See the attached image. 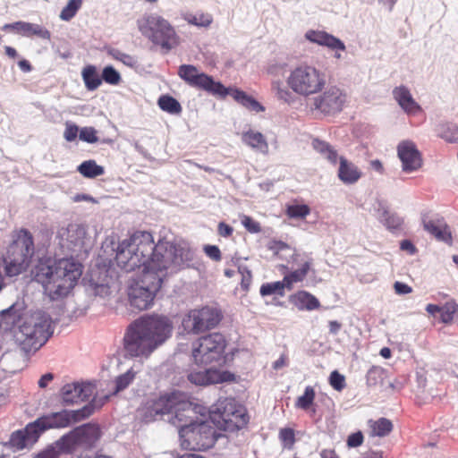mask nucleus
Instances as JSON below:
<instances>
[{
  "label": "nucleus",
  "mask_w": 458,
  "mask_h": 458,
  "mask_svg": "<svg viewBox=\"0 0 458 458\" xmlns=\"http://www.w3.org/2000/svg\"><path fill=\"white\" fill-rule=\"evenodd\" d=\"M190 250L179 244L159 240L154 242L149 232L137 231L116 248V265L125 272L142 267V277L130 288L131 305L148 310L161 288L165 271L177 270L189 260Z\"/></svg>",
  "instance_id": "nucleus-1"
},
{
  "label": "nucleus",
  "mask_w": 458,
  "mask_h": 458,
  "mask_svg": "<svg viewBox=\"0 0 458 458\" xmlns=\"http://www.w3.org/2000/svg\"><path fill=\"white\" fill-rule=\"evenodd\" d=\"M173 322L164 315H143L127 327L123 350L130 357H148L172 335Z\"/></svg>",
  "instance_id": "nucleus-2"
},
{
  "label": "nucleus",
  "mask_w": 458,
  "mask_h": 458,
  "mask_svg": "<svg viewBox=\"0 0 458 458\" xmlns=\"http://www.w3.org/2000/svg\"><path fill=\"white\" fill-rule=\"evenodd\" d=\"M83 265L73 258L40 259L31 271L35 282L44 293L55 301L66 297L77 284Z\"/></svg>",
  "instance_id": "nucleus-3"
},
{
  "label": "nucleus",
  "mask_w": 458,
  "mask_h": 458,
  "mask_svg": "<svg viewBox=\"0 0 458 458\" xmlns=\"http://www.w3.org/2000/svg\"><path fill=\"white\" fill-rule=\"evenodd\" d=\"M287 88L280 81H273L271 89L276 97L286 104L294 102V96L309 98L320 93L327 85L326 74L318 67L300 64L293 67L285 80Z\"/></svg>",
  "instance_id": "nucleus-4"
},
{
  "label": "nucleus",
  "mask_w": 458,
  "mask_h": 458,
  "mask_svg": "<svg viewBox=\"0 0 458 458\" xmlns=\"http://www.w3.org/2000/svg\"><path fill=\"white\" fill-rule=\"evenodd\" d=\"M53 334L51 317L43 311L25 316L14 331V338L25 352H36Z\"/></svg>",
  "instance_id": "nucleus-5"
},
{
  "label": "nucleus",
  "mask_w": 458,
  "mask_h": 458,
  "mask_svg": "<svg viewBox=\"0 0 458 458\" xmlns=\"http://www.w3.org/2000/svg\"><path fill=\"white\" fill-rule=\"evenodd\" d=\"M137 27L143 37L165 51L179 45V37L173 25L156 13H145L139 18Z\"/></svg>",
  "instance_id": "nucleus-6"
},
{
  "label": "nucleus",
  "mask_w": 458,
  "mask_h": 458,
  "mask_svg": "<svg viewBox=\"0 0 458 458\" xmlns=\"http://www.w3.org/2000/svg\"><path fill=\"white\" fill-rule=\"evenodd\" d=\"M34 253V242L31 233L26 229H21L13 234V242L7 250L5 276H15L29 267Z\"/></svg>",
  "instance_id": "nucleus-7"
},
{
  "label": "nucleus",
  "mask_w": 458,
  "mask_h": 458,
  "mask_svg": "<svg viewBox=\"0 0 458 458\" xmlns=\"http://www.w3.org/2000/svg\"><path fill=\"white\" fill-rule=\"evenodd\" d=\"M210 419L219 429L235 432L248 425L250 416L246 408L234 398L225 397L217 401Z\"/></svg>",
  "instance_id": "nucleus-8"
},
{
  "label": "nucleus",
  "mask_w": 458,
  "mask_h": 458,
  "mask_svg": "<svg viewBox=\"0 0 458 458\" xmlns=\"http://www.w3.org/2000/svg\"><path fill=\"white\" fill-rule=\"evenodd\" d=\"M292 270L286 274L282 281L267 283L261 285L259 293L262 296L277 293L284 294V289L292 290L294 284L301 283L312 269L313 259L305 253L294 252L289 260Z\"/></svg>",
  "instance_id": "nucleus-9"
},
{
  "label": "nucleus",
  "mask_w": 458,
  "mask_h": 458,
  "mask_svg": "<svg viewBox=\"0 0 458 458\" xmlns=\"http://www.w3.org/2000/svg\"><path fill=\"white\" fill-rule=\"evenodd\" d=\"M179 436L182 447L191 451H206L217 439L216 430L207 421L182 426Z\"/></svg>",
  "instance_id": "nucleus-10"
},
{
  "label": "nucleus",
  "mask_w": 458,
  "mask_h": 458,
  "mask_svg": "<svg viewBox=\"0 0 458 458\" xmlns=\"http://www.w3.org/2000/svg\"><path fill=\"white\" fill-rule=\"evenodd\" d=\"M226 340L223 335L213 333L200 337L192 345V358L198 365L225 361Z\"/></svg>",
  "instance_id": "nucleus-11"
},
{
  "label": "nucleus",
  "mask_w": 458,
  "mask_h": 458,
  "mask_svg": "<svg viewBox=\"0 0 458 458\" xmlns=\"http://www.w3.org/2000/svg\"><path fill=\"white\" fill-rule=\"evenodd\" d=\"M223 314L216 307L204 306L191 310L182 318V326L190 333L199 335L215 328L222 320Z\"/></svg>",
  "instance_id": "nucleus-12"
},
{
  "label": "nucleus",
  "mask_w": 458,
  "mask_h": 458,
  "mask_svg": "<svg viewBox=\"0 0 458 458\" xmlns=\"http://www.w3.org/2000/svg\"><path fill=\"white\" fill-rule=\"evenodd\" d=\"M179 392L174 390L148 399L137 411L139 418L148 423L162 418L164 415L172 414Z\"/></svg>",
  "instance_id": "nucleus-13"
},
{
  "label": "nucleus",
  "mask_w": 458,
  "mask_h": 458,
  "mask_svg": "<svg viewBox=\"0 0 458 458\" xmlns=\"http://www.w3.org/2000/svg\"><path fill=\"white\" fill-rule=\"evenodd\" d=\"M100 435L98 425H82L61 438V448L70 454L76 452L79 447L90 449L98 441Z\"/></svg>",
  "instance_id": "nucleus-14"
},
{
  "label": "nucleus",
  "mask_w": 458,
  "mask_h": 458,
  "mask_svg": "<svg viewBox=\"0 0 458 458\" xmlns=\"http://www.w3.org/2000/svg\"><path fill=\"white\" fill-rule=\"evenodd\" d=\"M314 96L311 102L312 109L325 115L341 112L347 101L344 90L335 85H331Z\"/></svg>",
  "instance_id": "nucleus-15"
},
{
  "label": "nucleus",
  "mask_w": 458,
  "mask_h": 458,
  "mask_svg": "<svg viewBox=\"0 0 458 458\" xmlns=\"http://www.w3.org/2000/svg\"><path fill=\"white\" fill-rule=\"evenodd\" d=\"M179 77L191 87L205 90L214 96L225 93V87L219 81L199 71L191 64H182L178 69Z\"/></svg>",
  "instance_id": "nucleus-16"
},
{
  "label": "nucleus",
  "mask_w": 458,
  "mask_h": 458,
  "mask_svg": "<svg viewBox=\"0 0 458 458\" xmlns=\"http://www.w3.org/2000/svg\"><path fill=\"white\" fill-rule=\"evenodd\" d=\"M90 411L88 407H84L77 411H62L55 412L51 416L40 418L36 420L41 433L51 428H66L73 422H78L88 416Z\"/></svg>",
  "instance_id": "nucleus-17"
},
{
  "label": "nucleus",
  "mask_w": 458,
  "mask_h": 458,
  "mask_svg": "<svg viewBox=\"0 0 458 458\" xmlns=\"http://www.w3.org/2000/svg\"><path fill=\"white\" fill-rule=\"evenodd\" d=\"M397 156L405 173H412L422 166L421 153L411 140H403L397 145Z\"/></svg>",
  "instance_id": "nucleus-18"
},
{
  "label": "nucleus",
  "mask_w": 458,
  "mask_h": 458,
  "mask_svg": "<svg viewBox=\"0 0 458 458\" xmlns=\"http://www.w3.org/2000/svg\"><path fill=\"white\" fill-rule=\"evenodd\" d=\"M172 414H174V416L171 418L170 421L172 424L178 427L179 429H181V427L183 425L195 423L193 419L196 415V411L185 393L179 392Z\"/></svg>",
  "instance_id": "nucleus-19"
},
{
  "label": "nucleus",
  "mask_w": 458,
  "mask_h": 458,
  "mask_svg": "<svg viewBox=\"0 0 458 458\" xmlns=\"http://www.w3.org/2000/svg\"><path fill=\"white\" fill-rule=\"evenodd\" d=\"M86 230L77 224H71L58 231L60 245L72 252L80 251L84 246Z\"/></svg>",
  "instance_id": "nucleus-20"
},
{
  "label": "nucleus",
  "mask_w": 458,
  "mask_h": 458,
  "mask_svg": "<svg viewBox=\"0 0 458 458\" xmlns=\"http://www.w3.org/2000/svg\"><path fill=\"white\" fill-rule=\"evenodd\" d=\"M233 374L229 371L216 369L191 370L188 373V380L196 386H206L212 384L232 381Z\"/></svg>",
  "instance_id": "nucleus-21"
},
{
  "label": "nucleus",
  "mask_w": 458,
  "mask_h": 458,
  "mask_svg": "<svg viewBox=\"0 0 458 458\" xmlns=\"http://www.w3.org/2000/svg\"><path fill=\"white\" fill-rule=\"evenodd\" d=\"M41 431L37 422L28 424L25 428L12 433L8 445L15 451H20L33 445L38 438Z\"/></svg>",
  "instance_id": "nucleus-22"
},
{
  "label": "nucleus",
  "mask_w": 458,
  "mask_h": 458,
  "mask_svg": "<svg viewBox=\"0 0 458 458\" xmlns=\"http://www.w3.org/2000/svg\"><path fill=\"white\" fill-rule=\"evenodd\" d=\"M304 38L310 43L327 47L332 51H345L346 49L344 43L340 38L325 30H308L304 34Z\"/></svg>",
  "instance_id": "nucleus-23"
},
{
  "label": "nucleus",
  "mask_w": 458,
  "mask_h": 458,
  "mask_svg": "<svg viewBox=\"0 0 458 458\" xmlns=\"http://www.w3.org/2000/svg\"><path fill=\"white\" fill-rule=\"evenodd\" d=\"M392 94L394 99L407 114H416L421 111L420 106L413 98L411 90L406 86L395 87Z\"/></svg>",
  "instance_id": "nucleus-24"
},
{
  "label": "nucleus",
  "mask_w": 458,
  "mask_h": 458,
  "mask_svg": "<svg viewBox=\"0 0 458 458\" xmlns=\"http://www.w3.org/2000/svg\"><path fill=\"white\" fill-rule=\"evenodd\" d=\"M107 269L98 267L89 274V286L95 295L105 297L110 294V281Z\"/></svg>",
  "instance_id": "nucleus-25"
},
{
  "label": "nucleus",
  "mask_w": 458,
  "mask_h": 458,
  "mask_svg": "<svg viewBox=\"0 0 458 458\" xmlns=\"http://www.w3.org/2000/svg\"><path fill=\"white\" fill-rule=\"evenodd\" d=\"M225 93L217 94L220 98H225L226 96H231L236 102L241 104L242 106L246 107L250 111H253L256 113L263 112L265 110L264 106L259 104L255 98L251 96L246 94L244 91L236 89V88H226Z\"/></svg>",
  "instance_id": "nucleus-26"
},
{
  "label": "nucleus",
  "mask_w": 458,
  "mask_h": 458,
  "mask_svg": "<svg viewBox=\"0 0 458 458\" xmlns=\"http://www.w3.org/2000/svg\"><path fill=\"white\" fill-rule=\"evenodd\" d=\"M361 176V171L353 163L345 157H339L338 177L345 184H352L358 182Z\"/></svg>",
  "instance_id": "nucleus-27"
},
{
  "label": "nucleus",
  "mask_w": 458,
  "mask_h": 458,
  "mask_svg": "<svg viewBox=\"0 0 458 458\" xmlns=\"http://www.w3.org/2000/svg\"><path fill=\"white\" fill-rule=\"evenodd\" d=\"M290 301L300 310H314L320 307L319 301L306 291H298L291 295Z\"/></svg>",
  "instance_id": "nucleus-28"
},
{
  "label": "nucleus",
  "mask_w": 458,
  "mask_h": 458,
  "mask_svg": "<svg viewBox=\"0 0 458 458\" xmlns=\"http://www.w3.org/2000/svg\"><path fill=\"white\" fill-rule=\"evenodd\" d=\"M424 229L429 233L434 235L437 240L444 242L448 245L453 244L452 233L447 225L442 224L438 221L436 223L433 220H423Z\"/></svg>",
  "instance_id": "nucleus-29"
},
{
  "label": "nucleus",
  "mask_w": 458,
  "mask_h": 458,
  "mask_svg": "<svg viewBox=\"0 0 458 458\" xmlns=\"http://www.w3.org/2000/svg\"><path fill=\"white\" fill-rule=\"evenodd\" d=\"M242 141L253 149L261 153H267L268 144L262 133L254 131H248L242 134Z\"/></svg>",
  "instance_id": "nucleus-30"
},
{
  "label": "nucleus",
  "mask_w": 458,
  "mask_h": 458,
  "mask_svg": "<svg viewBox=\"0 0 458 458\" xmlns=\"http://www.w3.org/2000/svg\"><path fill=\"white\" fill-rule=\"evenodd\" d=\"M368 426L369 428L370 437H386L393 431L394 428L392 421L386 418L369 420Z\"/></svg>",
  "instance_id": "nucleus-31"
},
{
  "label": "nucleus",
  "mask_w": 458,
  "mask_h": 458,
  "mask_svg": "<svg viewBox=\"0 0 458 458\" xmlns=\"http://www.w3.org/2000/svg\"><path fill=\"white\" fill-rule=\"evenodd\" d=\"M437 135L449 143L458 142V123L453 122H442L437 124Z\"/></svg>",
  "instance_id": "nucleus-32"
},
{
  "label": "nucleus",
  "mask_w": 458,
  "mask_h": 458,
  "mask_svg": "<svg viewBox=\"0 0 458 458\" xmlns=\"http://www.w3.org/2000/svg\"><path fill=\"white\" fill-rule=\"evenodd\" d=\"M81 77L88 90L93 91L102 84L101 76H99L96 66L89 64L81 72Z\"/></svg>",
  "instance_id": "nucleus-33"
},
{
  "label": "nucleus",
  "mask_w": 458,
  "mask_h": 458,
  "mask_svg": "<svg viewBox=\"0 0 458 458\" xmlns=\"http://www.w3.org/2000/svg\"><path fill=\"white\" fill-rule=\"evenodd\" d=\"M77 171L85 178L93 179L105 174V168L97 164L93 159L83 161L78 167Z\"/></svg>",
  "instance_id": "nucleus-34"
},
{
  "label": "nucleus",
  "mask_w": 458,
  "mask_h": 458,
  "mask_svg": "<svg viewBox=\"0 0 458 458\" xmlns=\"http://www.w3.org/2000/svg\"><path fill=\"white\" fill-rule=\"evenodd\" d=\"M313 148L327 158L331 164L335 165L338 160L337 151L327 142L314 139L312 140Z\"/></svg>",
  "instance_id": "nucleus-35"
},
{
  "label": "nucleus",
  "mask_w": 458,
  "mask_h": 458,
  "mask_svg": "<svg viewBox=\"0 0 458 458\" xmlns=\"http://www.w3.org/2000/svg\"><path fill=\"white\" fill-rule=\"evenodd\" d=\"M182 18L184 21H186L189 24L194 25L197 27H208L212 21L213 18L211 14L208 13H184L182 14Z\"/></svg>",
  "instance_id": "nucleus-36"
},
{
  "label": "nucleus",
  "mask_w": 458,
  "mask_h": 458,
  "mask_svg": "<svg viewBox=\"0 0 458 458\" xmlns=\"http://www.w3.org/2000/svg\"><path fill=\"white\" fill-rule=\"evenodd\" d=\"M159 107L171 114H178L182 112V106L180 103L173 97L164 95L158 99Z\"/></svg>",
  "instance_id": "nucleus-37"
},
{
  "label": "nucleus",
  "mask_w": 458,
  "mask_h": 458,
  "mask_svg": "<svg viewBox=\"0 0 458 458\" xmlns=\"http://www.w3.org/2000/svg\"><path fill=\"white\" fill-rule=\"evenodd\" d=\"M315 396L314 388L308 386L305 387L303 394L297 398L295 406L299 409L308 411L314 403Z\"/></svg>",
  "instance_id": "nucleus-38"
},
{
  "label": "nucleus",
  "mask_w": 458,
  "mask_h": 458,
  "mask_svg": "<svg viewBox=\"0 0 458 458\" xmlns=\"http://www.w3.org/2000/svg\"><path fill=\"white\" fill-rule=\"evenodd\" d=\"M82 0H69L60 13V19L64 21L72 20L82 5Z\"/></svg>",
  "instance_id": "nucleus-39"
},
{
  "label": "nucleus",
  "mask_w": 458,
  "mask_h": 458,
  "mask_svg": "<svg viewBox=\"0 0 458 458\" xmlns=\"http://www.w3.org/2000/svg\"><path fill=\"white\" fill-rule=\"evenodd\" d=\"M79 383L67 384L62 388V397L65 403H79L78 398Z\"/></svg>",
  "instance_id": "nucleus-40"
},
{
  "label": "nucleus",
  "mask_w": 458,
  "mask_h": 458,
  "mask_svg": "<svg viewBox=\"0 0 458 458\" xmlns=\"http://www.w3.org/2000/svg\"><path fill=\"white\" fill-rule=\"evenodd\" d=\"M458 311V305L455 301H447L440 307L441 320L448 324L453 321L455 313Z\"/></svg>",
  "instance_id": "nucleus-41"
},
{
  "label": "nucleus",
  "mask_w": 458,
  "mask_h": 458,
  "mask_svg": "<svg viewBox=\"0 0 458 458\" xmlns=\"http://www.w3.org/2000/svg\"><path fill=\"white\" fill-rule=\"evenodd\" d=\"M101 79L102 81L110 85H118L122 81L121 74L110 65L103 69Z\"/></svg>",
  "instance_id": "nucleus-42"
},
{
  "label": "nucleus",
  "mask_w": 458,
  "mask_h": 458,
  "mask_svg": "<svg viewBox=\"0 0 458 458\" xmlns=\"http://www.w3.org/2000/svg\"><path fill=\"white\" fill-rule=\"evenodd\" d=\"M279 438L284 447L291 449L295 443L294 430L290 428H281L279 431Z\"/></svg>",
  "instance_id": "nucleus-43"
},
{
  "label": "nucleus",
  "mask_w": 458,
  "mask_h": 458,
  "mask_svg": "<svg viewBox=\"0 0 458 458\" xmlns=\"http://www.w3.org/2000/svg\"><path fill=\"white\" fill-rule=\"evenodd\" d=\"M79 138L81 140L90 144L98 141L97 130L90 126L82 127L80 130Z\"/></svg>",
  "instance_id": "nucleus-44"
},
{
  "label": "nucleus",
  "mask_w": 458,
  "mask_h": 458,
  "mask_svg": "<svg viewBox=\"0 0 458 458\" xmlns=\"http://www.w3.org/2000/svg\"><path fill=\"white\" fill-rule=\"evenodd\" d=\"M310 212L307 205H292L289 206L286 214L292 218H304Z\"/></svg>",
  "instance_id": "nucleus-45"
},
{
  "label": "nucleus",
  "mask_w": 458,
  "mask_h": 458,
  "mask_svg": "<svg viewBox=\"0 0 458 458\" xmlns=\"http://www.w3.org/2000/svg\"><path fill=\"white\" fill-rule=\"evenodd\" d=\"M134 377H135V373L131 369H130V370L126 371L124 374L119 376L115 380V383H116L115 392H120V391L125 389L132 382Z\"/></svg>",
  "instance_id": "nucleus-46"
},
{
  "label": "nucleus",
  "mask_w": 458,
  "mask_h": 458,
  "mask_svg": "<svg viewBox=\"0 0 458 458\" xmlns=\"http://www.w3.org/2000/svg\"><path fill=\"white\" fill-rule=\"evenodd\" d=\"M383 217L384 225L390 230L399 229L403 225L401 217L389 214L387 211L384 212Z\"/></svg>",
  "instance_id": "nucleus-47"
},
{
  "label": "nucleus",
  "mask_w": 458,
  "mask_h": 458,
  "mask_svg": "<svg viewBox=\"0 0 458 458\" xmlns=\"http://www.w3.org/2000/svg\"><path fill=\"white\" fill-rule=\"evenodd\" d=\"M329 384L335 390L342 391L345 387V377L337 370H334L330 374Z\"/></svg>",
  "instance_id": "nucleus-48"
},
{
  "label": "nucleus",
  "mask_w": 458,
  "mask_h": 458,
  "mask_svg": "<svg viewBox=\"0 0 458 458\" xmlns=\"http://www.w3.org/2000/svg\"><path fill=\"white\" fill-rule=\"evenodd\" d=\"M239 273L241 274V287L244 292H248L252 282V275L247 267H239Z\"/></svg>",
  "instance_id": "nucleus-49"
},
{
  "label": "nucleus",
  "mask_w": 458,
  "mask_h": 458,
  "mask_svg": "<svg viewBox=\"0 0 458 458\" xmlns=\"http://www.w3.org/2000/svg\"><path fill=\"white\" fill-rule=\"evenodd\" d=\"M110 54L114 59L122 62L127 66L132 67L136 64V60L128 54L123 53L119 50H112Z\"/></svg>",
  "instance_id": "nucleus-50"
},
{
  "label": "nucleus",
  "mask_w": 458,
  "mask_h": 458,
  "mask_svg": "<svg viewBox=\"0 0 458 458\" xmlns=\"http://www.w3.org/2000/svg\"><path fill=\"white\" fill-rule=\"evenodd\" d=\"M241 221L245 229L251 233H257L261 231L259 223L250 216H243Z\"/></svg>",
  "instance_id": "nucleus-51"
},
{
  "label": "nucleus",
  "mask_w": 458,
  "mask_h": 458,
  "mask_svg": "<svg viewBox=\"0 0 458 458\" xmlns=\"http://www.w3.org/2000/svg\"><path fill=\"white\" fill-rule=\"evenodd\" d=\"M36 23L27 21H16L17 33L23 37H33V29Z\"/></svg>",
  "instance_id": "nucleus-52"
},
{
  "label": "nucleus",
  "mask_w": 458,
  "mask_h": 458,
  "mask_svg": "<svg viewBox=\"0 0 458 458\" xmlns=\"http://www.w3.org/2000/svg\"><path fill=\"white\" fill-rule=\"evenodd\" d=\"M78 132H80V130L76 124L72 123L70 122H67L65 123L64 138L65 139L66 141H68V142L73 141L77 138Z\"/></svg>",
  "instance_id": "nucleus-53"
},
{
  "label": "nucleus",
  "mask_w": 458,
  "mask_h": 458,
  "mask_svg": "<svg viewBox=\"0 0 458 458\" xmlns=\"http://www.w3.org/2000/svg\"><path fill=\"white\" fill-rule=\"evenodd\" d=\"M93 394V386L90 384H79L78 398L79 402L88 400Z\"/></svg>",
  "instance_id": "nucleus-54"
},
{
  "label": "nucleus",
  "mask_w": 458,
  "mask_h": 458,
  "mask_svg": "<svg viewBox=\"0 0 458 458\" xmlns=\"http://www.w3.org/2000/svg\"><path fill=\"white\" fill-rule=\"evenodd\" d=\"M204 252L214 261H220L222 259L221 251L216 245H206L204 247Z\"/></svg>",
  "instance_id": "nucleus-55"
},
{
  "label": "nucleus",
  "mask_w": 458,
  "mask_h": 458,
  "mask_svg": "<svg viewBox=\"0 0 458 458\" xmlns=\"http://www.w3.org/2000/svg\"><path fill=\"white\" fill-rule=\"evenodd\" d=\"M364 440L360 431L351 434L347 438V445L349 447H358L362 445Z\"/></svg>",
  "instance_id": "nucleus-56"
},
{
  "label": "nucleus",
  "mask_w": 458,
  "mask_h": 458,
  "mask_svg": "<svg viewBox=\"0 0 458 458\" xmlns=\"http://www.w3.org/2000/svg\"><path fill=\"white\" fill-rule=\"evenodd\" d=\"M32 32H33V36H36L39 38L46 39V40H50V38H51L50 31L39 24H37V23L35 24V28L33 29Z\"/></svg>",
  "instance_id": "nucleus-57"
},
{
  "label": "nucleus",
  "mask_w": 458,
  "mask_h": 458,
  "mask_svg": "<svg viewBox=\"0 0 458 458\" xmlns=\"http://www.w3.org/2000/svg\"><path fill=\"white\" fill-rule=\"evenodd\" d=\"M33 458H60V452L54 447H50L39 452Z\"/></svg>",
  "instance_id": "nucleus-58"
},
{
  "label": "nucleus",
  "mask_w": 458,
  "mask_h": 458,
  "mask_svg": "<svg viewBox=\"0 0 458 458\" xmlns=\"http://www.w3.org/2000/svg\"><path fill=\"white\" fill-rule=\"evenodd\" d=\"M217 232L220 236L228 238V237L232 236V234L233 233V228L231 225H229L228 224L220 222L217 225Z\"/></svg>",
  "instance_id": "nucleus-59"
},
{
  "label": "nucleus",
  "mask_w": 458,
  "mask_h": 458,
  "mask_svg": "<svg viewBox=\"0 0 458 458\" xmlns=\"http://www.w3.org/2000/svg\"><path fill=\"white\" fill-rule=\"evenodd\" d=\"M285 64H272L267 67V72L274 76H280L284 73Z\"/></svg>",
  "instance_id": "nucleus-60"
},
{
  "label": "nucleus",
  "mask_w": 458,
  "mask_h": 458,
  "mask_svg": "<svg viewBox=\"0 0 458 458\" xmlns=\"http://www.w3.org/2000/svg\"><path fill=\"white\" fill-rule=\"evenodd\" d=\"M400 249L410 255H414L418 251L415 245L410 240H403L400 242Z\"/></svg>",
  "instance_id": "nucleus-61"
},
{
  "label": "nucleus",
  "mask_w": 458,
  "mask_h": 458,
  "mask_svg": "<svg viewBox=\"0 0 458 458\" xmlns=\"http://www.w3.org/2000/svg\"><path fill=\"white\" fill-rule=\"evenodd\" d=\"M394 288L395 293L398 294H406L412 292V288L411 286L401 282H395L394 284Z\"/></svg>",
  "instance_id": "nucleus-62"
},
{
  "label": "nucleus",
  "mask_w": 458,
  "mask_h": 458,
  "mask_svg": "<svg viewBox=\"0 0 458 458\" xmlns=\"http://www.w3.org/2000/svg\"><path fill=\"white\" fill-rule=\"evenodd\" d=\"M381 375V370L378 369H370L368 372L367 381L369 386H375L377 384V378Z\"/></svg>",
  "instance_id": "nucleus-63"
},
{
  "label": "nucleus",
  "mask_w": 458,
  "mask_h": 458,
  "mask_svg": "<svg viewBox=\"0 0 458 458\" xmlns=\"http://www.w3.org/2000/svg\"><path fill=\"white\" fill-rule=\"evenodd\" d=\"M268 249L275 252H278L289 249V245L282 241H272L269 243Z\"/></svg>",
  "instance_id": "nucleus-64"
}]
</instances>
